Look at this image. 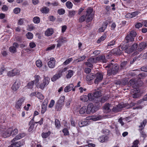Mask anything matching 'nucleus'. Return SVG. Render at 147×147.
<instances>
[{
    "label": "nucleus",
    "instance_id": "obj_1",
    "mask_svg": "<svg viewBox=\"0 0 147 147\" xmlns=\"http://www.w3.org/2000/svg\"><path fill=\"white\" fill-rule=\"evenodd\" d=\"M106 68H108L107 74L110 76L111 75H115L117 73L119 69V66L117 64H113L112 63L104 65Z\"/></svg>",
    "mask_w": 147,
    "mask_h": 147
},
{
    "label": "nucleus",
    "instance_id": "obj_2",
    "mask_svg": "<svg viewBox=\"0 0 147 147\" xmlns=\"http://www.w3.org/2000/svg\"><path fill=\"white\" fill-rule=\"evenodd\" d=\"M132 44H126L125 45H123L121 47L122 51H125V53L128 54L131 53L134 51L136 50L138 47V44L135 43L131 46Z\"/></svg>",
    "mask_w": 147,
    "mask_h": 147
},
{
    "label": "nucleus",
    "instance_id": "obj_3",
    "mask_svg": "<svg viewBox=\"0 0 147 147\" xmlns=\"http://www.w3.org/2000/svg\"><path fill=\"white\" fill-rule=\"evenodd\" d=\"M137 35L136 32L134 30L131 31L129 34H128L125 38V41L127 44H132L134 41V38Z\"/></svg>",
    "mask_w": 147,
    "mask_h": 147
},
{
    "label": "nucleus",
    "instance_id": "obj_4",
    "mask_svg": "<svg viewBox=\"0 0 147 147\" xmlns=\"http://www.w3.org/2000/svg\"><path fill=\"white\" fill-rule=\"evenodd\" d=\"M92 8L90 7L88 8L86 11V14L85 16L87 22H91L93 19L94 14L92 13Z\"/></svg>",
    "mask_w": 147,
    "mask_h": 147
},
{
    "label": "nucleus",
    "instance_id": "obj_5",
    "mask_svg": "<svg viewBox=\"0 0 147 147\" xmlns=\"http://www.w3.org/2000/svg\"><path fill=\"white\" fill-rule=\"evenodd\" d=\"M128 84L129 86H131L133 89L139 88L140 86V85H139L138 82L134 79L130 80L128 82Z\"/></svg>",
    "mask_w": 147,
    "mask_h": 147
},
{
    "label": "nucleus",
    "instance_id": "obj_6",
    "mask_svg": "<svg viewBox=\"0 0 147 147\" xmlns=\"http://www.w3.org/2000/svg\"><path fill=\"white\" fill-rule=\"evenodd\" d=\"M50 79L48 77H44L42 82L39 85L40 88L43 89L45 87L47 86L49 83Z\"/></svg>",
    "mask_w": 147,
    "mask_h": 147
},
{
    "label": "nucleus",
    "instance_id": "obj_7",
    "mask_svg": "<svg viewBox=\"0 0 147 147\" xmlns=\"http://www.w3.org/2000/svg\"><path fill=\"white\" fill-rule=\"evenodd\" d=\"M25 98L24 97L20 98L15 103V107L17 109H20L21 106L23 103Z\"/></svg>",
    "mask_w": 147,
    "mask_h": 147
},
{
    "label": "nucleus",
    "instance_id": "obj_8",
    "mask_svg": "<svg viewBox=\"0 0 147 147\" xmlns=\"http://www.w3.org/2000/svg\"><path fill=\"white\" fill-rule=\"evenodd\" d=\"M95 76L96 78L95 80L94 83L95 84H98L99 82L101 81L103 78L102 74L98 72L95 74Z\"/></svg>",
    "mask_w": 147,
    "mask_h": 147
},
{
    "label": "nucleus",
    "instance_id": "obj_9",
    "mask_svg": "<svg viewBox=\"0 0 147 147\" xmlns=\"http://www.w3.org/2000/svg\"><path fill=\"white\" fill-rule=\"evenodd\" d=\"M87 110V114H89L90 112L93 113L95 111V107L94 106V105L92 103L89 104L86 108Z\"/></svg>",
    "mask_w": 147,
    "mask_h": 147
},
{
    "label": "nucleus",
    "instance_id": "obj_10",
    "mask_svg": "<svg viewBox=\"0 0 147 147\" xmlns=\"http://www.w3.org/2000/svg\"><path fill=\"white\" fill-rule=\"evenodd\" d=\"M19 70L16 69H14L13 70L9 71L7 73V75L9 77H13L16 75H18L19 74Z\"/></svg>",
    "mask_w": 147,
    "mask_h": 147
},
{
    "label": "nucleus",
    "instance_id": "obj_11",
    "mask_svg": "<svg viewBox=\"0 0 147 147\" xmlns=\"http://www.w3.org/2000/svg\"><path fill=\"white\" fill-rule=\"evenodd\" d=\"M21 85V83L19 80H17L14 83L11 87L13 91H16L20 87Z\"/></svg>",
    "mask_w": 147,
    "mask_h": 147
},
{
    "label": "nucleus",
    "instance_id": "obj_12",
    "mask_svg": "<svg viewBox=\"0 0 147 147\" xmlns=\"http://www.w3.org/2000/svg\"><path fill=\"white\" fill-rule=\"evenodd\" d=\"M19 46L18 43L16 42H14L13 44V46L9 48V51L13 53H16L17 51L16 49Z\"/></svg>",
    "mask_w": 147,
    "mask_h": 147
},
{
    "label": "nucleus",
    "instance_id": "obj_13",
    "mask_svg": "<svg viewBox=\"0 0 147 147\" xmlns=\"http://www.w3.org/2000/svg\"><path fill=\"white\" fill-rule=\"evenodd\" d=\"M140 92V89L139 88L133 89L131 90V92H133L134 93L132 95V97L134 98H137L139 97V95L138 93Z\"/></svg>",
    "mask_w": 147,
    "mask_h": 147
},
{
    "label": "nucleus",
    "instance_id": "obj_14",
    "mask_svg": "<svg viewBox=\"0 0 147 147\" xmlns=\"http://www.w3.org/2000/svg\"><path fill=\"white\" fill-rule=\"evenodd\" d=\"M130 66L129 62L127 61H124L121 62L120 64V67L121 69H127Z\"/></svg>",
    "mask_w": 147,
    "mask_h": 147
},
{
    "label": "nucleus",
    "instance_id": "obj_15",
    "mask_svg": "<svg viewBox=\"0 0 147 147\" xmlns=\"http://www.w3.org/2000/svg\"><path fill=\"white\" fill-rule=\"evenodd\" d=\"M62 76V72L59 71L57 74H56L51 78V80L53 82H55L60 78Z\"/></svg>",
    "mask_w": 147,
    "mask_h": 147
},
{
    "label": "nucleus",
    "instance_id": "obj_16",
    "mask_svg": "<svg viewBox=\"0 0 147 147\" xmlns=\"http://www.w3.org/2000/svg\"><path fill=\"white\" fill-rule=\"evenodd\" d=\"M57 42L58 44H57V47H59L61 46L62 44L66 42L67 40L65 37H62L59 38Z\"/></svg>",
    "mask_w": 147,
    "mask_h": 147
},
{
    "label": "nucleus",
    "instance_id": "obj_17",
    "mask_svg": "<svg viewBox=\"0 0 147 147\" xmlns=\"http://www.w3.org/2000/svg\"><path fill=\"white\" fill-rule=\"evenodd\" d=\"M26 135L25 133H22L17 135L12 140L11 142H15L24 137Z\"/></svg>",
    "mask_w": 147,
    "mask_h": 147
},
{
    "label": "nucleus",
    "instance_id": "obj_18",
    "mask_svg": "<svg viewBox=\"0 0 147 147\" xmlns=\"http://www.w3.org/2000/svg\"><path fill=\"white\" fill-rule=\"evenodd\" d=\"M97 61H100L101 62L106 63L107 62V60L106 59L105 56L104 55H100L96 58Z\"/></svg>",
    "mask_w": 147,
    "mask_h": 147
},
{
    "label": "nucleus",
    "instance_id": "obj_19",
    "mask_svg": "<svg viewBox=\"0 0 147 147\" xmlns=\"http://www.w3.org/2000/svg\"><path fill=\"white\" fill-rule=\"evenodd\" d=\"M112 107L111 104L107 103L105 104L103 107L104 112L108 113L111 111V107Z\"/></svg>",
    "mask_w": 147,
    "mask_h": 147
},
{
    "label": "nucleus",
    "instance_id": "obj_20",
    "mask_svg": "<svg viewBox=\"0 0 147 147\" xmlns=\"http://www.w3.org/2000/svg\"><path fill=\"white\" fill-rule=\"evenodd\" d=\"M95 78V74L90 73L88 74L86 77V80L87 82H90Z\"/></svg>",
    "mask_w": 147,
    "mask_h": 147
},
{
    "label": "nucleus",
    "instance_id": "obj_21",
    "mask_svg": "<svg viewBox=\"0 0 147 147\" xmlns=\"http://www.w3.org/2000/svg\"><path fill=\"white\" fill-rule=\"evenodd\" d=\"M147 47V45L146 43L144 42H142L139 45L138 50L139 51H141Z\"/></svg>",
    "mask_w": 147,
    "mask_h": 147
},
{
    "label": "nucleus",
    "instance_id": "obj_22",
    "mask_svg": "<svg viewBox=\"0 0 147 147\" xmlns=\"http://www.w3.org/2000/svg\"><path fill=\"white\" fill-rule=\"evenodd\" d=\"M50 61L48 63L49 67L50 68H53L55 65V61L53 58H51Z\"/></svg>",
    "mask_w": 147,
    "mask_h": 147
},
{
    "label": "nucleus",
    "instance_id": "obj_23",
    "mask_svg": "<svg viewBox=\"0 0 147 147\" xmlns=\"http://www.w3.org/2000/svg\"><path fill=\"white\" fill-rule=\"evenodd\" d=\"M9 128L8 129L6 130H4L3 131L2 133V136L4 138H6L10 136V133L11 132V130Z\"/></svg>",
    "mask_w": 147,
    "mask_h": 147
},
{
    "label": "nucleus",
    "instance_id": "obj_24",
    "mask_svg": "<svg viewBox=\"0 0 147 147\" xmlns=\"http://www.w3.org/2000/svg\"><path fill=\"white\" fill-rule=\"evenodd\" d=\"M112 52L113 54L118 55H120L122 53V51L121 50L120 48H119L113 49Z\"/></svg>",
    "mask_w": 147,
    "mask_h": 147
},
{
    "label": "nucleus",
    "instance_id": "obj_25",
    "mask_svg": "<svg viewBox=\"0 0 147 147\" xmlns=\"http://www.w3.org/2000/svg\"><path fill=\"white\" fill-rule=\"evenodd\" d=\"M74 87V85L73 84H69L65 87L64 89V91L65 92H67L71 91Z\"/></svg>",
    "mask_w": 147,
    "mask_h": 147
},
{
    "label": "nucleus",
    "instance_id": "obj_26",
    "mask_svg": "<svg viewBox=\"0 0 147 147\" xmlns=\"http://www.w3.org/2000/svg\"><path fill=\"white\" fill-rule=\"evenodd\" d=\"M53 33V30L52 28H49L45 32V34L46 36H50Z\"/></svg>",
    "mask_w": 147,
    "mask_h": 147
},
{
    "label": "nucleus",
    "instance_id": "obj_27",
    "mask_svg": "<svg viewBox=\"0 0 147 147\" xmlns=\"http://www.w3.org/2000/svg\"><path fill=\"white\" fill-rule=\"evenodd\" d=\"M13 143L14 146V147H20L24 144V142L23 140H21L15 142Z\"/></svg>",
    "mask_w": 147,
    "mask_h": 147
},
{
    "label": "nucleus",
    "instance_id": "obj_28",
    "mask_svg": "<svg viewBox=\"0 0 147 147\" xmlns=\"http://www.w3.org/2000/svg\"><path fill=\"white\" fill-rule=\"evenodd\" d=\"M108 25V23H104L102 24V26L99 28L98 30L99 32H102L104 31Z\"/></svg>",
    "mask_w": 147,
    "mask_h": 147
},
{
    "label": "nucleus",
    "instance_id": "obj_29",
    "mask_svg": "<svg viewBox=\"0 0 147 147\" xmlns=\"http://www.w3.org/2000/svg\"><path fill=\"white\" fill-rule=\"evenodd\" d=\"M108 139V137L106 136L103 135L100 137L99 139V140L101 142H103L107 141Z\"/></svg>",
    "mask_w": 147,
    "mask_h": 147
},
{
    "label": "nucleus",
    "instance_id": "obj_30",
    "mask_svg": "<svg viewBox=\"0 0 147 147\" xmlns=\"http://www.w3.org/2000/svg\"><path fill=\"white\" fill-rule=\"evenodd\" d=\"M88 100L90 101H94L96 100L95 97L93 94L89 93L88 94Z\"/></svg>",
    "mask_w": 147,
    "mask_h": 147
},
{
    "label": "nucleus",
    "instance_id": "obj_31",
    "mask_svg": "<svg viewBox=\"0 0 147 147\" xmlns=\"http://www.w3.org/2000/svg\"><path fill=\"white\" fill-rule=\"evenodd\" d=\"M10 129V130L11 131L10 133V136H13L15 135H16L18 133V129L16 128L14 129L13 130L12 128H9Z\"/></svg>",
    "mask_w": 147,
    "mask_h": 147
},
{
    "label": "nucleus",
    "instance_id": "obj_32",
    "mask_svg": "<svg viewBox=\"0 0 147 147\" xmlns=\"http://www.w3.org/2000/svg\"><path fill=\"white\" fill-rule=\"evenodd\" d=\"M87 106H84L80 108L79 111V113L80 114H83L85 113H87V110L86 108Z\"/></svg>",
    "mask_w": 147,
    "mask_h": 147
},
{
    "label": "nucleus",
    "instance_id": "obj_33",
    "mask_svg": "<svg viewBox=\"0 0 147 147\" xmlns=\"http://www.w3.org/2000/svg\"><path fill=\"white\" fill-rule=\"evenodd\" d=\"M74 71L71 70H69L68 71V73L66 75V78L67 79L70 78L73 75Z\"/></svg>",
    "mask_w": 147,
    "mask_h": 147
},
{
    "label": "nucleus",
    "instance_id": "obj_34",
    "mask_svg": "<svg viewBox=\"0 0 147 147\" xmlns=\"http://www.w3.org/2000/svg\"><path fill=\"white\" fill-rule=\"evenodd\" d=\"M147 121L146 120H144L142 122L140 123V125L139 126L140 129H139V130H142L144 127Z\"/></svg>",
    "mask_w": 147,
    "mask_h": 147
},
{
    "label": "nucleus",
    "instance_id": "obj_35",
    "mask_svg": "<svg viewBox=\"0 0 147 147\" xmlns=\"http://www.w3.org/2000/svg\"><path fill=\"white\" fill-rule=\"evenodd\" d=\"M63 105L61 104H59V103L57 102L55 105V109L57 111H60L62 108Z\"/></svg>",
    "mask_w": 147,
    "mask_h": 147
},
{
    "label": "nucleus",
    "instance_id": "obj_36",
    "mask_svg": "<svg viewBox=\"0 0 147 147\" xmlns=\"http://www.w3.org/2000/svg\"><path fill=\"white\" fill-rule=\"evenodd\" d=\"M40 11L43 13H47L49 11V9L47 7H44L41 9Z\"/></svg>",
    "mask_w": 147,
    "mask_h": 147
},
{
    "label": "nucleus",
    "instance_id": "obj_37",
    "mask_svg": "<svg viewBox=\"0 0 147 147\" xmlns=\"http://www.w3.org/2000/svg\"><path fill=\"white\" fill-rule=\"evenodd\" d=\"M88 124V123L86 121H81L78 122L79 125L80 127H82Z\"/></svg>",
    "mask_w": 147,
    "mask_h": 147
},
{
    "label": "nucleus",
    "instance_id": "obj_38",
    "mask_svg": "<svg viewBox=\"0 0 147 147\" xmlns=\"http://www.w3.org/2000/svg\"><path fill=\"white\" fill-rule=\"evenodd\" d=\"M65 99V97L64 96H61L59 100H58L57 102L59 103V104H61L64 105V101Z\"/></svg>",
    "mask_w": 147,
    "mask_h": 147
},
{
    "label": "nucleus",
    "instance_id": "obj_39",
    "mask_svg": "<svg viewBox=\"0 0 147 147\" xmlns=\"http://www.w3.org/2000/svg\"><path fill=\"white\" fill-rule=\"evenodd\" d=\"M34 81H32L28 83L27 87L29 89H31L33 88V86L34 85Z\"/></svg>",
    "mask_w": 147,
    "mask_h": 147
},
{
    "label": "nucleus",
    "instance_id": "obj_40",
    "mask_svg": "<svg viewBox=\"0 0 147 147\" xmlns=\"http://www.w3.org/2000/svg\"><path fill=\"white\" fill-rule=\"evenodd\" d=\"M94 95V96L96 98V99H98V97H99L101 96V93L99 91H96L94 92L93 94Z\"/></svg>",
    "mask_w": 147,
    "mask_h": 147
},
{
    "label": "nucleus",
    "instance_id": "obj_41",
    "mask_svg": "<svg viewBox=\"0 0 147 147\" xmlns=\"http://www.w3.org/2000/svg\"><path fill=\"white\" fill-rule=\"evenodd\" d=\"M51 134V132L49 131L46 133H42L41 134L42 137L44 138H47Z\"/></svg>",
    "mask_w": 147,
    "mask_h": 147
},
{
    "label": "nucleus",
    "instance_id": "obj_42",
    "mask_svg": "<svg viewBox=\"0 0 147 147\" xmlns=\"http://www.w3.org/2000/svg\"><path fill=\"white\" fill-rule=\"evenodd\" d=\"M80 99L83 101L87 102L88 100V97L86 95L82 96L80 97Z\"/></svg>",
    "mask_w": 147,
    "mask_h": 147
},
{
    "label": "nucleus",
    "instance_id": "obj_43",
    "mask_svg": "<svg viewBox=\"0 0 147 147\" xmlns=\"http://www.w3.org/2000/svg\"><path fill=\"white\" fill-rule=\"evenodd\" d=\"M35 80H34L35 82V84H37L40 80L41 79L40 76L38 75H36L34 76Z\"/></svg>",
    "mask_w": 147,
    "mask_h": 147
},
{
    "label": "nucleus",
    "instance_id": "obj_44",
    "mask_svg": "<svg viewBox=\"0 0 147 147\" xmlns=\"http://www.w3.org/2000/svg\"><path fill=\"white\" fill-rule=\"evenodd\" d=\"M33 21L35 24H38L40 22V20L39 17L36 16L33 18Z\"/></svg>",
    "mask_w": 147,
    "mask_h": 147
},
{
    "label": "nucleus",
    "instance_id": "obj_45",
    "mask_svg": "<svg viewBox=\"0 0 147 147\" xmlns=\"http://www.w3.org/2000/svg\"><path fill=\"white\" fill-rule=\"evenodd\" d=\"M76 11L74 10L69 11L68 16L70 18L73 17L76 14Z\"/></svg>",
    "mask_w": 147,
    "mask_h": 147
},
{
    "label": "nucleus",
    "instance_id": "obj_46",
    "mask_svg": "<svg viewBox=\"0 0 147 147\" xmlns=\"http://www.w3.org/2000/svg\"><path fill=\"white\" fill-rule=\"evenodd\" d=\"M106 37L105 35H104L102 36L97 41V42L98 43H100L102 41L105 40Z\"/></svg>",
    "mask_w": 147,
    "mask_h": 147
},
{
    "label": "nucleus",
    "instance_id": "obj_47",
    "mask_svg": "<svg viewBox=\"0 0 147 147\" xmlns=\"http://www.w3.org/2000/svg\"><path fill=\"white\" fill-rule=\"evenodd\" d=\"M27 38L29 39H31L33 37V34L31 32H28L26 34Z\"/></svg>",
    "mask_w": 147,
    "mask_h": 147
},
{
    "label": "nucleus",
    "instance_id": "obj_48",
    "mask_svg": "<svg viewBox=\"0 0 147 147\" xmlns=\"http://www.w3.org/2000/svg\"><path fill=\"white\" fill-rule=\"evenodd\" d=\"M66 6L67 8L69 9H71L73 6L72 3L69 1H68L66 3Z\"/></svg>",
    "mask_w": 147,
    "mask_h": 147
},
{
    "label": "nucleus",
    "instance_id": "obj_49",
    "mask_svg": "<svg viewBox=\"0 0 147 147\" xmlns=\"http://www.w3.org/2000/svg\"><path fill=\"white\" fill-rule=\"evenodd\" d=\"M97 60L94 57H90L88 59L87 61L92 63H96Z\"/></svg>",
    "mask_w": 147,
    "mask_h": 147
},
{
    "label": "nucleus",
    "instance_id": "obj_50",
    "mask_svg": "<svg viewBox=\"0 0 147 147\" xmlns=\"http://www.w3.org/2000/svg\"><path fill=\"white\" fill-rule=\"evenodd\" d=\"M55 125L56 127L57 128H59L61 126V124L60 121L58 120L57 119L55 120Z\"/></svg>",
    "mask_w": 147,
    "mask_h": 147
},
{
    "label": "nucleus",
    "instance_id": "obj_51",
    "mask_svg": "<svg viewBox=\"0 0 147 147\" xmlns=\"http://www.w3.org/2000/svg\"><path fill=\"white\" fill-rule=\"evenodd\" d=\"M72 60L73 59L72 58H69L65 61L63 62V64L64 65H66L71 62Z\"/></svg>",
    "mask_w": 147,
    "mask_h": 147
},
{
    "label": "nucleus",
    "instance_id": "obj_52",
    "mask_svg": "<svg viewBox=\"0 0 147 147\" xmlns=\"http://www.w3.org/2000/svg\"><path fill=\"white\" fill-rule=\"evenodd\" d=\"M36 96L38 98L41 100H43L44 98V96L42 94L39 92H37Z\"/></svg>",
    "mask_w": 147,
    "mask_h": 147
},
{
    "label": "nucleus",
    "instance_id": "obj_53",
    "mask_svg": "<svg viewBox=\"0 0 147 147\" xmlns=\"http://www.w3.org/2000/svg\"><path fill=\"white\" fill-rule=\"evenodd\" d=\"M109 99V97L107 96H104L102 97L100 99L101 102L104 103L107 101Z\"/></svg>",
    "mask_w": 147,
    "mask_h": 147
},
{
    "label": "nucleus",
    "instance_id": "obj_54",
    "mask_svg": "<svg viewBox=\"0 0 147 147\" xmlns=\"http://www.w3.org/2000/svg\"><path fill=\"white\" fill-rule=\"evenodd\" d=\"M35 28V27L32 24L28 25V26L27 30L29 31H31L33 30Z\"/></svg>",
    "mask_w": 147,
    "mask_h": 147
},
{
    "label": "nucleus",
    "instance_id": "obj_55",
    "mask_svg": "<svg viewBox=\"0 0 147 147\" xmlns=\"http://www.w3.org/2000/svg\"><path fill=\"white\" fill-rule=\"evenodd\" d=\"M86 19V17L84 15L82 16L79 19V22H82L85 20Z\"/></svg>",
    "mask_w": 147,
    "mask_h": 147
},
{
    "label": "nucleus",
    "instance_id": "obj_56",
    "mask_svg": "<svg viewBox=\"0 0 147 147\" xmlns=\"http://www.w3.org/2000/svg\"><path fill=\"white\" fill-rule=\"evenodd\" d=\"M36 66L38 67H40L42 65L41 61L40 60H38L36 62Z\"/></svg>",
    "mask_w": 147,
    "mask_h": 147
},
{
    "label": "nucleus",
    "instance_id": "obj_57",
    "mask_svg": "<svg viewBox=\"0 0 147 147\" xmlns=\"http://www.w3.org/2000/svg\"><path fill=\"white\" fill-rule=\"evenodd\" d=\"M102 118V116L101 115H99L96 117H93L92 119L94 121H96L101 119Z\"/></svg>",
    "mask_w": 147,
    "mask_h": 147
},
{
    "label": "nucleus",
    "instance_id": "obj_58",
    "mask_svg": "<svg viewBox=\"0 0 147 147\" xmlns=\"http://www.w3.org/2000/svg\"><path fill=\"white\" fill-rule=\"evenodd\" d=\"M65 10L63 9H61L58 10L57 11L59 15H63L65 13Z\"/></svg>",
    "mask_w": 147,
    "mask_h": 147
},
{
    "label": "nucleus",
    "instance_id": "obj_59",
    "mask_svg": "<svg viewBox=\"0 0 147 147\" xmlns=\"http://www.w3.org/2000/svg\"><path fill=\"white\" fill-rule=\"evenodd\" d=\"M20 11V9L19 8L16 7L13 10L14 13L16 14L19 13Z\"/></svg>",
    "mask_w": 147,
    "mask_h": 147
},
{
    "label": "nucleus",
    "instance_id": "obj_60",
    "mask_svg": "<svg viewBox=\"0 0 147 147\" xmlns=\"http://www.w3.org/2000/svg\"><path fill=\"white\" fill-rule=\"evenodd\" d=\"M86 57V56L83 55L80 58H79L77 59L76 60L78 62H79L81 61H83Z\"/></svg>",
    "mask_w": 147,
    "mask_h": 147
},
{
    "label": "nucleus",
    "instance_id": "obj_61",
    "mask_svg": "<svg viewBox=\"0 0 147 147\" xmlns=\"http://www.w3.org/2000/svg\"><path fill=\"white\" fill-rule=\"evenodd\" d=\"M112 111H113L115 112H118L120 110L119 108L117 105H116V106L114 107L112 109Z\"/></svg>",
    "mask_w": 147,
    "mask_h": 147
},
{
    "label": "nucleus",
    "instance_id": "obj_62",
    "mask_svg": "<svg viewBox=\"0 0 147 147\" xmlns=\"http://www.w3.org/2000/svg\"><path fill=\"white\" fill-rule=\"evenodd\" d=\"M140 136L141 137L145 138L146 137V135L145 133L142 130H140Z\"/></svg>",
    "mask_w": 147,
    "mask_h": 147
},
{
    "label": "nucleus",
    "instance_id": "obj_63",
    "mask_svg": "<svg viewBox=\"0 0 147 147\" xmlns=\"http://www.w3.org/2000/svg\"><path fill=\"white\" fill-rule=\"evenodd\" d=\"M47 106L43 105L42 107L41 113L42 114H44L47 110Z\"/></svg>",
    "mask_w": 147,
    "mask_h": 147
},
{
    "label": "nucleus",
    "instance_id": "obj_64",
    "mask_svg": "<svg viewBox=\"0 0 147 147\" xmlns=\"http://www.w3.org/2000/svg\"><path fill=\"white\" fill-rule=\"evenodd\" d=\"M62 131L63 133L64 134L65 136L68 135L69 134V132L67 129L66 128L64 129H63Z\"/></svg>",
    "mask_w": 147,
    "mask_h": 147
}]
</instances>
